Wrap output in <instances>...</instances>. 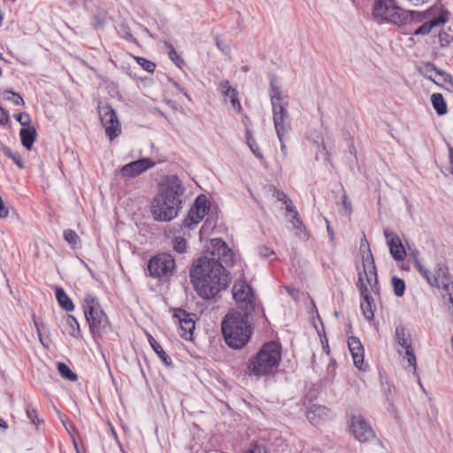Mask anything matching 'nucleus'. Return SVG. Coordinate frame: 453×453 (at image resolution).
<instances>
[{"instance_id":"nucleus-1","label":"nucleus","mask_w":453,"mask_h":453,"mask_svg":"<svg viewBox=\"0 0 453 453\" xmlns=\"http://www.w3.org/2000/svg\"><path fill=\"white\" fill-rule=\"evenodd\" d=\"M191 281L197 295L203 299L213 298L229 284L224 265L213 257H201L192 265L189 271Z\"/></svg>"},{"instance_id":"nucleus-2","label":"nucleus","mask_w":453,"mask_h":453,"mask_svg":"<svg viewBox=\"0 0 453 453\" xmlns=\"http://www.w3.org/2000/svg\"><path fill=\"white\" fill-rule=\"evenodd\" d=\"M185 188L175 174L166 175L158 184V191L151 204V214L157 221H171L182 208Z\"/></svg>"},{"instance_id":"nucleus-3","label":"nucleus","mask_w":453,"mask_h":453,"mask_svg":"<svg viewBox=\"0 0 453 453\" xmlns=\"http://www.w3.org/2000/svg\"><path fill=\"white\" fill-rule=\"evenodd\" d=\"M363 270L358 272L357 288L364 299L361 303L363 315L367 320H372L374 317L376 306L371 296V292L379 293V282L376 265L372 254L370 250L362 256Z\"/></svg>"},{"instance_id":"nucleus-4","label":"nucleus","mask_w":453,"mask_h":453,"mask_svg":"<svg viewBox=\"0 0 453 453\" xmlns=\"http://www.w3.org/2000/svg\"><path fill=\"white\" fill-rule=\"evenodd\" d=\"M249 316L239 311L228 312L222 323L221 330L226 343L232 349H242L251 334Z\"/></svg>"},{"instance_id":"nucleus-5","label":"nucleus","mask_w":453,"mask_h":453,"mask_svg":"<svg viewBox=\"0 0 453 453\" xmlns=\"http://www.w3.org/2000/svg\"><path fill=\"white\" fill-rule=\"evenodd\" d=\"M280 344L271 341L265 343L260 350L249 360L248 373L256 377L273 373L281 360Z\"/></svg>"},{"instance_id":"nucleus-6","label":"nucleus","mask_w":453,"mask_h":453,"mask_svg":"<svg viewBox=\"0 0 453 453\" xmlns=\"http://www.w3.org/2000/svg\"><path fill=\"white\" fill-rule=\"evenodd\" d=\"M372 15L378 21H386L401 27L406 25L411 13L399 7L395 0H375Z\"/></svg>"},{"instance_id":"nucleus-7","label":"nucleus","mask_w":453,"mask_h":453,"mask_svg":"<svg viewBox=\"0 0 453 453\" xmlns=\"http://www.w3.org/2000/svg\"><path fill=\"white\" fill-rule=\"evenodd\" d=\"M83 310L92 334H101L106 330L109 320L96 297L87 295L84 298Z\"/></svg>"},{"instance_id":"nucleus-8","label":"nucleus","mask_w":453,"mask_h":453,"mask_svg":"<svg viewBox=\"0 0 453 453\" xmlns=\"http://www.w3.org/2000/svg\"><path fill=\"white\" fill-rule=\"evenodd\" d=\"M176 264L173 257L168 253L154 256L148 263L150 276L163 281L168 280L175 273Z\"/></svg>"},{"instance_id":"nucleus-9","label":"nucleus","mask_w":453,"mask_h":453,"mask_svg":"<svg viewBox=\"0 0 453 453\" xmlns=\"http://www.w3.org/2000/svg\"><path fill=\"white\" fill-rule=\"evenodd\" d=\"M232 291L242 313L251 315L255 311V296L251 287L246 281L240 280L234 283Z\"/></svg>"},{"instance_id":"nucleus-10","label":"nucleus","mask_w":453,"mask_h":453,"mask_svg":"<svg viewBox=\"0 0 453 453\" xmlns=\"http://www.w3.org/2000/svg\"><path fill=\"white\" fill-rule=\"evenodd\" d=\"M98 114L106 135L113 141L121 133V125L116 111L110 104H104L98 106Z\"/></svg>"},{"instance_id":"nucleus-11","label":"nucleus","mask_w":453,"mask_h":453,"mask_svg":"<svg viewBox=\"0 0 453 453\" xmlns=\"http://www.w3.org/2000/svg\"><path fill=\"white\" fill-rule=\"evenodd\" d=\"M203 257H213V260L227 266L233 265L234 263V255L232 250L220 238L211 240L207 251Z\"/></svg>"},{"instance_id":"nucleus-12","label":"nucleus","mask_w":453,"mask_h":453,"mask_svg":"<svg viewBox=\"0 0 453 453\" xmlns=\"http://www.w3.org/2000/svg\"><path fill=\"white\" fill-rule=\"evenodd\" d=\"M349 429L354 437L361 443L369 441L375 437V433L371 425L359 412L351 416Z\"/></svg>"},{"instance_id":"nucleus-13","label":"nucleus","mask_w":453,"mask_h":453,"mask_svg":"<svg viewBox=\"0 0 453 453\" xmlns=\"http://www.w3.org/2000/svg\"><path fill=\"white\" fill-rule=\"evenodd\" d=\"M395 339L398 345L405 349L407 362L411 366L413 367L415 371L417 368V361L412 348L411 335L409 329L402 324L396 326L395 331Z\"/></svg>"},{"instance_id":"nucleus-14","label":"nucleus","mask_w":453,"mask_h":453,"mask_svg":"<svg viewBox=\"0 0 453 453\" xmlns=\"http://www.w3.org/2000/svg\"><path fill=\"white\" fill-rule=\"evenodd\" d=\"M207 198L205 196H199L196 199L194 205L190 208L183 225L188 228H192L197 225L206 215L208 211Z\"/></svg>"},{"instance_id":"nucleus-15","label":"nucleus","mask_w":453,"mask_h":453,"mask_svg":"<svg viewBox=\"0 0 453 453\" xmlns=\"http://www.w3.org/2000/svg\"><path fill=\"white\" fill-rule=\"evenodd\" d=\"M179 325V334L185 340H191L195 329V321L190 313L182 309H176L173 316Z\"/></svg>"},{"instance_id":"nucleus-16","label":"nucleus","mask_w":453,"mask_h":453,"mask_svg":"<svg viewBox=\"0 0 453 453\" xmlns=\"http://www.w3.org/2000/svg\"><path fill=\"white\" fill-rule=\"evenodd\" d=\"M154 165L155 162L150 158H142L123 165L119 173L125 178H134L152 168Z\"/></svg>"},{"instance_id":"nucleus-17","label":"nucleus","mask_w":453,"mask_h":453,"mask_svg":"<svg viewBox=\"0 0 453 453\" xmlns=\"http://www.w3.org/2000/svg\"><path fill=\"white\" fill-rule=\"evenodd\" d=\"M384 235L389 247L392 257L395 261H403L406 256L405 249L399 236L389 229L384 230Z\"/></svg>"},{"instance_id":"nucleus-18","label":"nucleus","mask_w":453,"mask_h":453,"mask_svg":"<svg viewBox=\"0 0 453 453\" xmlns=\"http://www.w3.org/2000/svg\"><path fill=\"white\" fill-rule=\"evenodd\" d=\"M219 90L223 96L224 101L226 103L229 100L232 108L235 111L241 112L242 105L238 98V92L235 88L230 86L229 81H222L219 85Z\"/></svg>"},{"instance_id":"nucleus-19","label":"nucleus","mask_w":453,"mask_h":453,"mask_svg":"<svg viewBox=\"0 0 453 453\" xmlns=\"http://www.w3.org/2000/svg\"><path fill=\"white\" fill-rule=\"evenodd\" d=\"M348 346L355 366L361 370L364 364V348L361 342L357 337L351 336L348 340Z\"/></svg>"},{"instance_id":"nucleus-20","label":"nucleus","mask_w":453,"mask_h":453,"mask_svg":"<svg viewBox=\"0 0 453 453\" xmlns=\"http://www.w3.org/2000/svg\"><path fill=\"white\" fill-rule=\"evenodd\" d=\"M19 135L22 145L27 150H31L37 135L35 128L34 127L22 128Z\"/></svg>"},{"instance_id":"nucleus-21","label":"nucleus","mask_w":453,"mask_h":453,"mask_svg":"<svg viewBox=\"0 0 453 453\" xmlns=\"http://www.w3.org/2000/svg\"><path fill=\"white\" fill-rule=\"evenodd\" d=\"M273 119L278 139H281V136H288L289 131L291 130L289 119Z\"/></svg>"},{"instance_id":"nucleus-22","label":"nucleus","mask_w":453,"mask_h":453,"mask_svg":"<svg viewBox=\"0 0 453 453\" xmlns=\"http://www.w3.org/2000/svg\"><path fill=\"white\" fill-rule=\"evenodd\" d=\"M148 340L151 348L157 354L162 362L167 366L171 365L172 359L163 349L162 346L150 334H148Z\"/></svg>"},{"instance_id":"nucleus-23","label":"nucleus","mask_w":453,"mask_h":453,"mask_svg":"<svg viewBox=\"0 0 453 453\" xmlns=\"http://www.w3.org/2000/svg\"><path fill=\"white\" fill-rule=\"evenodd\" d=\"M56 297L59 305L66 311H72L74 309V304L71 298L65 294L62 288H56Z\"/></svg>"},{"instance_id":"nucleus-24","label":"nucleus","mask_w":453,"mask_h":453,"mask_svg":"<svg viewBox=\"0 0 453 453\" xmlns=\"http://www.w3.org/2000/svg\"><path fill=\"white\" fill-rule=\"evenodd\" d=\"M431 102L438 115H444L447 112V104L441 94H433L431 96Z\"/></svg>"},{"instance_id":"nucleus-25","label":"nucleus","mask_w":453,"mask_h":453,"mask_svg":"<svg viewBox=\"0 0 453 453\" xmlns=\"http://www.w3.org/2000/svg\"><path fill=\"white\" fill-rule=\"evenodd\" d=\"M65 323L67 326V328H66L67 333L71 336H73L74 338H78L81 334V331H80V326H79L77 319L72 315H67L65 317Z\"/></svg>"},{"instance_id":"nucleus-26","label":"nucleus","mask_w":453,"mask_h":453,"mask_svg":"<svg viewBox=\"0 0 453 453\" xmlns=\"http://www.w3.org/2000/svg\"><path fill=\"white\" fill-rule=\"evenodd\" d=\"M270 99L272 105L281 104L283 100L281 88L275 85L274 81L272 80L270 83Z\"/></svg>"},{"instance_id":"nucleus-27","label":"nucleus","mask_w":453,"mask_h":453,"mask_svg":"<svg viewBox=\"0 0 453 453\" xmlns=\"http://www.w3.org/2000/svg\"><path fill=\"white\" fill-rule=\"evenodd\" d=\"M58 370L60 375L70 380V381H76L78 380V376L76 373H74L67 365L65 363H58Z\"/></svg>"},{"instance_id":"nucleus-28","label":"nucleus","mask_w":453,"mask_h":453,"mask_svg":"<svg viewBox=\"0 0 453 453\" xmlns=\"http://www.w3.org/2000/svg\"><path fill=\"white\" fill-rule=\"evenodd\" d=\"M287 103L272 105L273 118L289 119V113L287 110Z\"/></svg>"},{"instance_id":"nucleus-29","label":"nucleus","mask_w":453,"mask_h":453,"mask_svg":"<svg viewBox=\"0 0 453 453\" xmlns=\"http://www.w3.org/2000/svg\"><path fill=\"white\" fill-rule=\"evenodd\" d=\"M246 140L247 144L249 145L250 150L253 152V154L260 159H263V154L261 153L258 145L257 144L256 141L253 139L252 134L249 129L246 130Z\"/></svg>"},{"instance_id":"nucleus-30","label":"nucleus","mask_w":453,"mask_h":453,"mask_svg":"<svg viewBox=\"0 0 453 453\" xmlns=\"http://www.w3.org/2000/svg\"><path fill=\"white\" fill-rule=\"evenodd\" d=\"M392 284L394 288V293L396 296L400 297L403 296L405 291V283L404 281L397 278L396 276H394L392 278Z\"/></svg>"},{"instance_id":"nucleus-31","label":"nucleus","mask_w":453,"mask_h":453,"mask_svg":"<svg viewBox=\"0 0 453 453\" xmlns=\"http://www.w3.org/2000/svg\"><path fill=\"white\" fill-rule=\"evenodd\" d=\"M3 97L5 100L12 102L15 105L24 104V100L21 96L18 93L5 90L3 92Z\"/></svg>"},{"instance_id":"nucleus-32","label":"nucleus","mask_w":453,"mask_h":453,"mask_svg":"<svg viewBox=\"0 0 453 453\" xmlns=\"http://www.w3.org/2000/svg\"><path fill=\"white\" fill-rule=\"evenodd\" d=\"M289 221L292 223L293 227L296 230L297 235H303L304 237L307 235L306 234V228L300 219L299 215L296 216V218H292V219H289Z\"/></svg>"},{"instance_id":"nucleus-33","label":"nucleus","mask_w":453,"mask_h":453,"mask_svg":"<svg viewBox=\"0 0 453 453\" xmlns=\"http://www.w3.org/2000/svg\"><path fill=\"white\" fill-rule=\"evenodd\" d=\"M64 238L69 244L73 247H75L81 242L79 235L75 231L72 229H67L64 232Z\"/></svg>"},{"instance_id":"nucleus-34","label":"nucleus","mask_w":453,"mask_h":453,"mask_svg":"<svg viewBox=\"0 0 453 453\" xmlns=\"http://www.w3.org/2000/svg\"><path fill=\"white\" fill-rule=\"evenodd\" d=\"M135 60L145 71L149 73H153L155 71L156 65L153 62L142 57H135Z\"/></svg>"},{"instance_id":"nucleus-35","label":"nucleus","mask_w":453,"mask_h":453,"mask_svg":"<svg viewBox=\"0 0 453 453\" xmlns=\"http://www.w3.org/2000/svg\"><path fill=\"white\" fill-rule=\"evenodd\" d=\"M4 152L6 156H8L9 157H11L13 162L19 167V168H23L24 165H23V161H22V157L20 156L19 153L18 152H12L11 149L9 148H4Z\"/></svg>"},{"instance_id":"nucleus-36","label":"nucleus","mask_w":453,"mask_h":453,"mask_svg":"<svg viewBox=\"0 0 453 453\" xmlns=\"http://www.w3.org/2000/svg\"><path fill=\"white\" fill-rule=\"evenodd\" d=\"M26 412L32 424L36 426L40 424L37 411L33 407L31 403L27 404Z\"/></svg>"},{"instance_id":"nucleus-37","label":"nucleus","mask_w":453,"mask_h":453,"mask_svg":"<svg viewBox=\"0 0 453 453\" xmlns=\"http://www.w3.org/2000/svg\"><path fill=\"white\" fill-rule=\"evenodd\" d=\"M173 244V249L179 253H183L186 250L187 242H186V240L182 237L174 238Z\"/></svg>"},{"instance_id":"nucleus-38","label":"nucleus","mask_w":453,"mask_h":453,"mask_svg":"<svg viewBox=\"0 0 453 453\" xmlns=\"http://www.w3.org/2000/svg\"><path fill=\"white\" fill-rule=\"evenodd\" d=\"M437 74L441 77V81H442L443 83L449 84V87L447 88V89L449 91L453 90V78H452V76L449 73H448L446 72H443L441 70L437 71Z\"/></svg>"},{"instance_id":"nucleus-39","label":"nucleus","mask_w":453,"mask_h":453,"mask_svg":"<svg viewBox=\"0 0 453 453\" xmlns=\"http://www.w3.org/2000/svg\"><path fill=\"white\" fill-rule=\"evenodd\" d=\"M435 27L433 21L431 20L428 23H424L418 28H417L414 32L415 35H427L430 33L431 29Z\"/></svg>"},{"instance_id":"nucleus-40","label":"nucleus","mask_w":453,"mask_h":453,"mask_svg":"<svg viewBox=\"0 0 453 453\" xmlns=\"http://www.w3.org/2000/svg\"><path fill=\"white\" fill-rule=\"evenodd\" d=\"M438 38L441 47L449 46L453 41V37L446 32H441L438 35Z\"/></svg>"},{"instance_id":"nucleus-41","label":"nucleus","mask_w":453,"mask_h":453,"mask_svg":"<svg viewBox=\"0 0 453 453\" xmlns=\"http://www.w3.org/2000/svg\"><path fill=\"white\" fill-rule=\"evenodd\" d=\"M406 12L411 13L409 17L407 18L406 24L415 20V21H421L425 18V13L415 12V11H406Z\"/></svg>"},{"instance_id":"nucleus-42","label":"nucleus","mask_w":453,"mask_h":453,"mask_svg":"<svg viewBox=\"0 0 453 453\" xmlns=\"http://www.w3.org/2000/svg\"><path fill=\"white\" fill-rule=\"evenodd\" d=\"M449 14V12L447 10H441L439 17L436 18V19H434L432 21H433V23L434 24L435 27L439 26V25H441V24H444L448 20Z\"/></svg>"},{"instance_id":"nucleus-43","label":"nucleus","mask_w":453,"mask_h":453,"mask_svg":"<svg viewBox=\"0 0 453 453\" xmlns=\"http://www.w3.org/2000/svg\"><path fill=\"white\" fill-rule=\"evenodd\" d=\"M16 119L20 123L23 127H29L31 122L30 116L27 113L22 112L15 115Z\"/></svg>"},{"instance_id":"nucleus-44","label":"nucleus","mask_w":453,"mask_h":453,"mask_svg":"<svg viewBox=\"0 0 453 453\" xmlns=\"http://www.w3.org/2000/svg\"><path fill=\"white\" fill-rule=\"evenodd\" d=\"M170 59L178 66H180V64H183L184 61L180 58L177 51L173 47H171L169 52H168Z\"/></svg>"},{"instance_id":"nucleus-45","label":"nucleus","mask_w":453,"mask_h":453,"mask_svg":"<svg viewBox=\"0 0 453 453\" xmlns=\"http://www.w3.org/2000/svg\"><path fill=\"white\" fill-rule=\"evenodd\" d=\"M285 204H286L287 214L289 213L291 215V218H296V216L299 215L296 206L293 204V203L290 199L288 201H287V203H285Z\"/></svg>"},{"instance_id":"nucleus-46","label":"nucleus","mask_w":453,"mask_h":453,"mask_svg":"<svg viewBox=\"0 0 453 453\" xmlns=\"http://www.w3.org/2000/svg\"><path fill=\"white\" fill-rule=\"evenodd\" d=\"M342 204L344 210L346 211V212L348 214H351L352 213V204H351V202L348 199V197H347L345 193H343L342 196Z\"/></svg>"},{"instance_id":"nucleus-47","label":"nucleus","mask_w":453,"mask_h":453,"mask_svg":"<svg viewBox=\"0 0 453 453\" xmlns=\"http://www.w3.org/2000/svg\"><path fill=\"white\" fill-rule=\"evenodd\" d=\"M437 71H440L434 64L432 63H426L423 66V68L420 70L421 73L423 74H428L432 72H435L437 73Z\"/></svg>"},{"instance_id":"nucleus-48","label":"nucleus","mask_w":453,"mask_h":453,"mask_svg":"<svg viewBox=\"0 0 453 453\" xmlns=\"http://www.w3.org/2000/svg\"><path fill=\"white\" fill-rule=\"evenodd\" d=\"M319 157H321L326 161H328V162L330 161L329 151L327 150V149H326V147L325 146L324 143L321 145V147L319 148V152L317 153L316 157L318 158Z\"/></svg>"},{"instance_id":"nucleus-49","label":"nucleus","mask_w":453,"mask_h":453,"mask_svg":"<svg viewBox=\"0 0 453 453\" xmlns=\"http://www.w3.org/2000/svg\"><path fill=\"white\" fill-rule=\"evenodd\" d=\"M259 254L261 257L265 258H269L271 256H275L274 251L268 247H261L259 249Z\"/></svg>"},{"instance_id":"nucleus-50","label":"nucleus","mask_w":453,"mask_h":453,"mask_svg":"<svg viewBox=\"0 0 453 453\" xmlns=\"http://www.w3.org/2000/svg\"><path fill=\"white\" fill-rule=\"evenodd\" d=\"M9 121V115L7 111L0 105V124L5 125Z\"/></svg>"},{"instance_id":"nucleus-51","label":"nucleus","mask_w":453,"mask_h":453,"mask_svg":"<svg viewBox=\"0 0 453 453\" xmlns=\"http://www.w3.org/2000/svg\"><path fill=\"white\" fill-rule=\"evenodd\" d=\"M273 196L276 197L277 200L281 201L284 203L289 200L288 196L280 190H275Z\"/></svg>"},{"instance_id":"nucleus-52","label":"nucleus","mask_w":453,"mask_h":453,"mask_svg":"<svg viewBox=\"0 0 453 453\" xmlns=\"http://www.w3.org/2000/svg\"><path fill=\"white\" fill-rule=\"evenodd\" d=\"M9 214V209L4 204L2 197L0 196V218H6Z\"/></svg>"},{"instance_id":"nucleus-53","label":"nucleus","mask_w":453,"mask_h":453,"mask_svg":"<svg viewBox=\"0 0 453 453\" xmlns=\"http://www.w3.org/2000/svg\"><path fill=\"white\" fill-rule=\"evenodd\" d=\"M324 411H325V408H324V407H321V406H316V405H314V406L312 407V410H311L310 411H308V413H307V417H308V418H311V414L312 412L317 413L318 415H320V414L324 413Z\"/></svg>"},{"instance_id":"nucleus-54","label":"nucleus","mask_w":453,"mask_h":453,"mask_svg":"<svg viewBox=\"0 0 453 453\" xmlns=\"http://www.w3.org/2000/svg\"><path fill=\"white\" fill-rule=\"evenodd\" d=\"M287 137L288 136H281V139H279V141L280 142V150L285 157L288 156V150H287V146L285 143Z\"/></svg>"},{"instance_id":"nucleus-55","label":"nucleus","mask_w":453,"mask_h":453,"mask_svg":"<svg viewBox=\"0 0 453 453\" xmlns=\"http://www.w3.org/2000/svg\"><path fill=\"white\" fill-rule=\"evenodd\" d=\"M35 327H36V332H37V334H38V337H39V340H40L41 343H42L43 346H45L46 348H49V347H48V345H46V344L44 343V342H43V338H42V333H41V326H40V325H39V323H38V322H36L35 320Z\"/></svg>"},{"instance_id":"nucleus-56","label":"nucleus","mask_w":453,"mask_h":453,"mask_svg":"<svg viewBox=\"0 0 453 453\" xmlns=\"http://www.w3.org/2000/svg\"><path fill=\"white\" fill-rule=\"evenodd\" d=\"M216 45L222 52H226L228 49V47L221 42L219 36L216 37Z\"/></svg>"},{"instance_id":"nucleus-57","label":"nucleus","mask_w":453,"mask_h":453,"mask_svg":"<svg viewBox=\"0 0 453 453\" xmlns=\"http://www.w3.org/2000/svg\"><path fill=\"white\" fill-rule=\"evenodd\" d=\"M405 1L412 6H420V5L427 3L429 0H405Z\"/></svg>"},{"instance_id":"nucleus-58","label":"nucleus","mask_w":453,"mask_h":453,"mask_svg":"<svg viewBox=\"0 0 453 453\" xmlns=\"http://www.w3.org/2000/svg\"><path fill=\"white\" fill-rule=\"evenodd\" d=\"M247 453H266L265 448L260 446H255L253 449H250Z\"/></svg>"},{"instance_id":"nucleus-59","label":"nucleus","mask_w":453,"mask_h":453,"mask_svg":"<svg viewBox=\"0 0 453 453\" xmlns=\"http://www.w3.org/2000/svg\"><path fill=\"white\" fill-rule=\"evenodd\" d=\"M288 293L295 299L298 297V291L296 288H287Z\"/></svg>"},{"instance_id":"nucleus-60","label":"nucleus","mask_w":453,"mask_h":453,"mask_svg":"<svg viewBox=\"0 0 453 453\" xmlns=\"http://www.w3.org/2000/svg\"><path fill=\"white\" fill-rule=\"evenodd\" d=\"M424 77L431 81H433L434 83H435L436 85L438 86H441L440 82L436 81L433 77L432 75H429V74H424Z\"/></svg>"},{"instance_id":"nucleus-61","label":"nucleus","mask_w":453,"mask_h":453,"mask_svg":"<svg viewBox=\"0 0 453 453\" xmlns=\"http://www.w3.org/2000/svg\"><path fill=\"white\" fill-rule=\"evenodd\" d=\"M0 428H2L4 430L8 429V424L2 418H0Z\"/></svg>"},{"instance_id":"nucleus-62","label":"nucleus","mask_w":453,"mask_h":453,"mask_svg":"<svg viewBox=\"0 0 453 453\" xmlns=\"http://www.w3.org/2000/svg\"><path fill=\"white\" fill-rule=\"evenodd\" d=\"M326 229H327L328 234L332 236L333 235V230H332V228H331V226L329 225H327Z\"/></svg>"},{"instance_id":"nucleus-63","label":"nucleus","mask_w":453,"mask_h":453,"mask_svg":"<svg viewBox=\"0 0 453 453\" xmlns=\"http://www.w3.org/2000/svg\"><path fill=\"white\" fill-rule=\"evenodd\" d=\"M363 277H364V283L367 285L366 276L365 274H363Z\"/></svg>"},{"instance_id":"nucleus-64","label":"nucleus","mask_w":453,"mask_h":453,"mask_svg":"<svg viewBox=\"0 0 453 453\" xmlns=\"http://www.w3.org/2000/svg\"><path fill=\"white\" fill-rule=\"evenodd\" d=\"M184 95H185V96H186L188 100H190V98H189L188 95L186 92L184 93Z\"/></svg>"}]
</instances>
